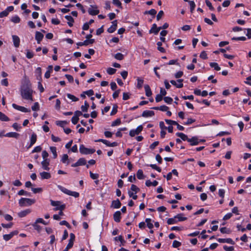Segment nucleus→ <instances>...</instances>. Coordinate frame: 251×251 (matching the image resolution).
I'll return each instance as SVG.
<instances>
[{
  "label": "nucleus",
  "mask_w": 251,
  "mask_h": 251,
  "mask_svg": "<svg viewBox=\"0 0 251 251\" xmlns=\"http://www.w3.org/2000/svg\"><path fill=\"white\" fill-rule=\"evenodd\" d=\"M32 92V90L28 87H23L21 88V96L25 100L33 101Z\"/></svg>",
  "instance_id": "nucleus-1"
},
{
  "label": "nucleus",
  "mask_w": 251,
  "mask_h": 251,
  "mask_svg": "<svg viewBox=\"0 0 251 251\" xmlns=\"http://www.w3.org/2000/svg\"><path fill=\"white\" fill-rule=\"evenodd\" d=\"M35 202L34 199L22 198L19 200V204L21 207L30 206Z\"/></svg>",
  "instance_id": "nucleus-2"
},
{
  "label": "nucleus",
  "mask_w": 251,
  "mask_h": 251,
  "mask_svg": "<svg viewBox=\"0 0 251 251\" xmlns=\"http://www.w3.org/2000/svg\"><path fill=\"white\" fill-rule=\"evenodd\" d=\"M58 188L62 192H63L64 193H65L66 194H67V195H68L69 196H73V197H74L75 198H77L79 196V194L78 192H75V191H71L66 189V188H65V187L62 186L58 185Z\"/></svg>",
  "instance_id": "nucleus-3"
},
{
  "label": "nucleus",
  "mask_w": 251,
  "mask_h": 251,
  "mask_svg": "<svg viewBox=\"0 0 251 251\" xmlns=\"http://www.w3.org/2000/svg\"><path fill=\"white\" fill-rule=\"evenodd\" d=\"M50 204L52 206L55 207L53 209L54 210H61L62 211L65 208V205L62 204L60 201H54L52 200L50 201Z\"/></svg>",
  "instance_id": "nucleus-4"
},
{
  "label": "nucleus",
  "mask_w": 251,
  "mask_h": 251,
  "mask_svg": "<svg viewBox=\"0 0 251 251\" xmlns=\"http://www.w3.org/2000/svg\"><path fill=\"white\" fill-rule=\"evenodd\" d=\"M79 151L81 154H89L95 152V150L86 148L83 145H81L79 147Z\"/></svg>",
  "instance_id": "nucleus-5"
},
{
  "label": "nucleus",
  "mask_w": 251,
  "mask_h": 251,
  "mask_svg": "<svg viewBox=\"0 0 251 251\" xmlns=\"http://www.w3.org/2000/svg\"><path fill=\"white\" fill-rule=\"evenodd\" d=\"M143 130V126H139L136 129H131L129 131V135L131 137H134L136 135L139 134Z\"/></svg>",
  "instance_id": "nucleus-6"
},
{
  "label": "nucleus",
  "mask_w": 251,
  "mask_h": 251,
  "mask_svg": "<svg viewBox=\"0 0 251 251\" xmlns=\"http://www.w3.org/2000/svg\"><path fill=\"white\" fill-rule=\"evenodd\" d=\"M12 107L14 108H15V109H17V110L22 111L23 112H30V109H27L24 106L18 105L15 103L12 104Z\"/></svg>",
  "instance_id": "nucleus-7"
},
{
  "label": "nucleus",
  "mask_w": 251,
  "mask_h": 251,
  "mask_svg": "<svg viewBox=\"0 0 251 251\" xmlns=\"http://www.w3.org/2000/svg\"><path fill=\"white\" fill-rule=\"evenodd\" d=\"M182 82H183V79H182L177 80V82H176V81H175L174 80H172L170 81V82L172 85L176 86V87L178 88H180L183 87V84L182 83Z\"/></svg>",
  "instance_id": "nucleus-8"
},
{
  "label": "nucleus",
  "mask_w": 251,
  "mask_h": 251,
  "mask_svg": "<svg viewBox=\"0 0 251 251\" xmlns=\"http://www.w3.org/2000/svg\"><path fill=\"white\" fill-rule=\"evenodd\" d=\"M50 162V159H43V160L41 162L42 168L45 170L49 171L50 170V168L49 167Z\"/></svg>",
  "instance_id": "nucleus-9"
},
{
  "label": "nucleus",
  "mask_w": 251,
  "mask_h": 251,
  "mask_svg": "<svg viewBox=\"0 0 251 251\" xmlns=\"http://www.w3.org/2000/svg\"><path fill=\"white\" fill-rule=\"evenodd\" d=\"M91 6L93 8H89L88 11L90 15H96L99 13V10L97 9V7L96 5Z\"/></svg>",
  "instance_id": "nucleus-10"
},
{
  "label": "nucleus",
  "mask_w": 251,
  "mask_h": 251,
  "mask_svg": "<svg viewBox=\"0 0 251 251\" xmlns=\"http://www.w3.org/2000/svg\"><path fill=\"white\" fill-rule=\"evenodd\" d=\"M112 25L107 29L108 32L110 33H113L116 29L117 27V21L115 20L112 22Z\"/></svg>",
  "instance_id": "nucleus-11"
},
{
  "label": "nucleus",
  "mask_w": 251,
  "mask_h": 251,
  "mask_svg": "<svg viewBox=\"0 0 251 251\" xmlns=\"http://www.w3.org/2000/svg\"><path fill=\"white\" fill-rule=\"evenodd\" d=\"M12 40L13 42L14 46L15 48H18L20 46V38L17 35H12Z\"/></svg>",
  "instance_id": "nucleus-12"
},
{
  "label": "nucleus",
  "mask_w": 251,
  "mask_h": 251,
  "mask_svg": "<svg viewBox=\"0 0 251 251\" xmlns=\"http://www.w3.org/2000/svg\"><path fill=\"white\" fill-rule=\"evenodd\" d=\"M188 142L190 143L191 146H196L199 144L200 141L197 137H193L189 138Z\"/></svg>",
  "instance_id": "nucleus-13"
},
{
  "label": "nucleus",
  "mask_w": 251,
  "mask_h": 251,
  "mask_svg": "<svg viewBox=\"0 0 251 251\" xmlns=\"http://www.w3.org/2000/svg\"><path fill=\"white\" fill-rule=\"evenodd\" d=\"M37 140V135L33 133L32 134L30 137V145L27 147V149L31 148L36 142Z\"/></svg>",
  "instance_id": "nucleus-14"
},
{
  "label": "nucleus",
  "mask_w": 251,
  "mask_h": 251,
  "mask_svg": "<svg viewBox=\"0 0 251 251\" xmlns=\"http://www.w3.org/2000/svg\"><path fill=\"white\" fill-rule=\"evenodd\" d=\"M218 241L220 243H226L231 245L234 244V242L231 238H219L217 239Z\"/></svg>",
  "instance_id": "nucleus-15"
},
{
  "label": "nucleus",
  "mask_w": 251,
  "mask_h": 251,
  "mask_svg": "<svg viewBox=\"0 0 251 251\" xmlns=\"http://www.w3.org/2000/svg\"><path fill=\"white\" fill-rule=\"evenodd\" d=\"M31 210L30 209H25V210L22 211L18 213V215L20 218H23L28 214H29L31 212Z\"/></svg>",
  "instance_id": "nucleus-16"
},
{
  "label": "nucleus",
  "mask_w": 251,
  "mask_h": 251,
  "mask_svg": "<svg viewBox=\"0 0 251 251\" xmlns=\"http://www.w3.org/2000/svg\"><path fill=\"white\" fill-rule=\"evenodd\" d=\"M43 37H44V35L42 33H41L39 31L36 32L35 39L36 40V41L38 44L40 43V42L42 40Z\"/></svg>",
  "instance_id": "nucleus-17"
},
{
  "label": "nucleus",
  "mask_w": 251,
  "mask_h": 251,
  "mask_svg": "<svg viewBox=\"0 0 251 251\" xmlns=\"http://www.w3.org/2000/svg\"><path fill=\"white\" fill-rule=\"evenodd\" d=\"M161 29V27H157V25L155 24H153L152 28L150 30V33H154L155 34H157L160 30Z\"/></svg>",
  "instance_id": "nucleus-18"
},
{
  "label": "nucleus",
  "mask_w": 251,
  "mask_h": 251,
  "mask_svg": "<svg viewBox=\"0 0 251 251\" xmlns=\"http://www.w3.org/2000/svg\"><path fill=\"white\" fill-rule=\"evenodd\" d=\"M154 115V112L151 110H145L144 111L142 116L144 117H152Z\"/></svg>",
  "instance_id": "nucleus-19"
},
{
  "label": "nucleus",
  "mask_w": 251,
  "mask_h": 251,
  "mask_svg": "<svg viewBox=\"0 0 251 251\" xmlns=\"http://www.w3.org/2000/svg\"><path fill=\"white\" fill-rule=\"evenodd\" d=\"M121 212L120 211H117L115 212L113 215L114 220L116 222H119L121 220Z\"/></svg>",
  "instance_id": "nucleus-20"
},
{
  "label": "nucleus",
  "mask_w": 251,
  "mask_h": 251,
  "mask_svg": "<svg viewBox=\"0 0 251 251\" xmlns=\"http://www.w3.org/2000/svg\"><path fill=\"white\" fill-rule=\"evenodd\" d=\"M121 203L119 199L113 201L112 202L111 207L114 208H119L121 207Z\"/></svg>",
  "instance_id": "nucleus-21"
},
{
  "label": "nucleus",
  "mask_w": 251,
  "mask_h": 251,
  "mask_svg": "<svg viewBox=\"0 0 251 251\" xmlns=\"http://www.w3.org/2000/svg\"><path fill=\"white\" fill-rule=\"evenodd\" d=\"M40 176L42 179H49L51 177L50 173L46 172H43L40 173Z\"/></svg>",
  "instance_id": "nucleus-22"
},
{
  "label": "nucleus",
  "mask_w": 251,
  "mask_h": 251,
  "mask_svg": "<svg viewBox=\"0 0 251 251\" xmlns=\"http://www.w3.org/2000/svg\"><path fill=\"white\" fill-rule=\"evenodd\" d=\"M65 18L68 21V24L69 26L71 27L73 25V23L74 22L73 17L70 15H66L65 16Z\"/></svg>",
  "instance_id": "nucleus-23"
},
{
  "label": "nucleus",
  "mask_w": 251,
  "mask_h": 251,
  "mask_svg": "<svg viewBox=\"0 0 251 251\" xmlns=\"http://www.w3.org/2000/svg\"><path fill=\"white\" fill-rule=\"evenodd\" d=\"M144 88L146 92V95L147 97H150L152 95V92L151 91V89L148 85H145L144 86Z\"/></svg>",
  "instance_id": "nucleus-24"
},
{
  "label": "nucleus",
  "mask_w": 251,
  "mask_h": 251,
  "mask_svg": "<svg viewBox=\"0 0 251 251\" xmlns=\"http://www.w3.org/2000/svg\"><path fill=\"white\" fill-rule=\"evenodd\" d=\"M68 157V155L67 154H64L62 156L61 161L63 163L68 165L69 164Z\"/></svg>",
  "instance_id": "nucleus-25"
},
{
  "label": "nucleus",
  "mask_w": 251,
  "mask_h": 251,
  "mask_svg": "<svg viewBox=\"0 0 251 251\" xmlns=\"http://www.w3.org/2000/svg\"><path fill=\"white\" fill-rule=\"evenodd\" d=\"M176 135L180 137L183 141L187 140L188 141V140L189 139L187 136L184 134L183 133L177 132L176 133Z\"/></svg>",
  "instance_id": "nucleus-26"
},
{
  "label": "nucleus",
  "mask_w": 251,
  "mask_h": 251,
  "mask_svg": "<svg viewBox=\"0 0 251 251\" xmlns=\"http://www.w3.org/2000/svg\"><path fill=\"white\" fill-rule=\"evenodd\" d=\"M152 109L154 110H159L162 111H167L169 109V107L166 105H162L159 107H153Z\"/></svg>",
  "instance_id": "nucleus-27"
},
{
  "label": "nucleus",
  "mask_w": 251,
  "mask_h": 251,
  "mask_svg": "<svg viewBox=\"0 0 251 251\" xmlns=\"http://www.w3.org/2000/svg\"><path fill=\"white\" fill-rule=\"evenodd\" d=\"M19 136V134L16 132H8V133H7L5 135V136L6 137H13V138H17Z\"/></svg>",
  "instance_id": "nucleus-28"
},
{
  "label": "nucleus",
  "mask_w": 251,
  "mask_h": 251,
  "mask_svg": "<svg viewBox=\"0 0 251 251\" xmlns=\"http://www.w3.org/2000/svg\"><path fill=\"white\" fill-rule=\"evenodd\" d=\"M0 120L1 121L7 122L9 121V119L5 114L0 112Z\"/></svg>",
  "instance_id": "nucleus-29"
},
{
  "label": "nucleus",
  "mask_w": 251,
  "mask_h": 251,
  "mask_svg": "<svg viewBox=\"0 0 251 251\" xmlns=\"http://www.w3.org/2000/svg\"><path fill=\"white\" fill-rule=\"evenodd\" d=\"M50 149L51 152L53 154V158H56L57 157L56 148L55 147H50Z\"/></svg>",
  "instance_id": "nucleus-30"
},
{
  "label": "nucleus",
  "mask_w": 251,
  "mask_h": 251,
  "mask_svg": "<svg viewBox=\"0 0 251 251\" xmlns=\"http://www.w3.org/2000/svg\"><path fill=\"white\" fill-rule=\"evenodd\" d=\"M167 223L168 225L176 224L177 223L176 218L175 217L174 218H169L167 220Z\"/></svg>",
  "instance_id": "nucleus-31"
},
{
  "label": "nucleus",
  "mask_w": 251,
  "mask_h": 251,
  "mask_svg": "<svg viewBox=\"0 0 251 251\" xmlns=\"http://www.w3.org/2000/svg\"><path fill=\"white\" fill-rule=\"evenodd\" d=\"M136 175H137V177L139 179H144L145 177L144 174H143V171L140 169L138 170Z\"/></svg>",
  "instance_id": "nucleus-32"
},
{
  "label": "nucleus",
  "mask_w": 251,
  "mask_h": 251,
  "mask_svg": "<svg viewBox=\"0 0 251 251\" xmlns=\"http://www.w3.org/2000/svg\"><path fill=\"white\" fill-rule=\"evenodd\" d=\"M52 71V66H49L48 68V71L46 72L45 74V77L46 78H49L50 76V72Z\"/></svg>",
  "instance_id": "nucleus-33"
},
{
  "label": "nucleus",
  "mask_w": 251,
  "mask_h": 251,
  "mask_svg": "<svg viewBox=\"0 0 251 251\" xmlns=\"http://www.w3.org/2000/svg\"><path fill=\"white\" fill-rule=\"evenodd\" d=\"M176 218L178 221H184L187 220V218L185 217H183L182 214H177L175 216Z\"/></svg>",
  "instance_id": "nucleus-34"
},
{
  "label": "nucleus",
  "mask_w": 251,
  "mask_h": 251,
  "mask_svg": "<svg viewBox=\"0 0 251 251\" xmlns=\"http://www.w3.org/2000/svg\"><path fill=\"white\" fill-rule=\"evenodd\" d=\"M11 21V22L15 24L19 23L20 22V18L18 16L15 15L12 17Z\"/></svg>",
  "instance_id": "nucleus-35"
},
{
  "label": "nucleus",
  "mask_w": 251,
  "mask_h": 251,
  "mask_svg": "<svg viewBox=\"0 0 251 251\" xmlns=\"http://www.w3.org/2000/svg\"><path fill=\"white\" fill-rule=\"evenodd\" d=\"M210 66L212 68H214V69L216 71H220L221 70V68L219 66L218 64L216 62H211L210 63Z\"/></svg>",
  "instance_id": "nucleus-36"
},
{
  "label": "nucleus",
  "mask_w": 251,
  "mask_h": 251,
  "mask_svg": "<svg viewBox=\"0 0 251 251\" xmlns=\"http://www.w3.org/2000/svg\"><path fill=\"white\" fill-rule=\"evenodd\" d=\"M35 73L38 75L37 79L40 80L42 75V69L40 67H38L35 71Z\"/></svg>",
  "instance_id": "nucleus-37"
},
{
  "label": "nucleus",
  "mask_w": 251,
  "mask_h": 251,
  "mask_svg": "<svg viewBox=\"0 0 251 251\" xmlns=\"http://www.w3.org/2000/svg\"><path fill=\"white\" fill-rule=\"evenodd\" d=\"M145 222L147 224V226L150 228L151 229L153 227V224L151 223V220L150 218H147L145 220Z\"/></svg>",
  "instance_id": "nucleus-38"
},
{
  "label": "nucleus",
  "mask_w": 251,
  "mask_h": 251,
  "mask_svg": "<svg viewBox=\"0 0 251 251\" xmlns=\"http://www.w3.org/2000/svg\"><path fill=\"white\" fill-rule=\"evenodd\" d=\"M139 188L137 187L135 185H131L130 191L134 192L135 194H136L138 191H139Z\"/></svg>",
  "instance_id": "nucleus-39"
},
{
  "label": "nucleus",
  "mask_w": 251,
  "mask_h": 251,
  "mask_svg": "<svg viewBox=\"0 0 251 251\" xmlns=\"http://www.w3.org/2000/svg\"><path fill=\"white\" fill-rule=\"evenodd\" d=\"M67 96L68 99L71 100L73 101H77L78 100V99L77 98L72 94H67Z\"/></svg>",
  "instance_id": "nucleus-40"
},
{
  "label": "nucleus",
  "mask_w": 251,
  "mask_h": 251,
  "mask_svg": "<svg viewBox=\"0 0 251 251\" xmlns=\"http://www.w3.org/2000/svg\"><path fill=\"white\" fill-rule=\"evenodd\" d=\"M89 107V104L88 103V102L86 101H85L84 102V105H82L81 106V109L82 111L86 112L87 111Z\"/></svg>",
  "instance_id": "nucleus-41"
},
{
  "label": "nucleus",
  "mask_w": 251,
  "mask_h": 251,
  "mask_svg": "<svg viewBox=\"0 0 251 251\" xmlns=\"http://www.w3.org/2000/svg\"><path fill=\"white\" fill-rule=\"evenodd\" d=\"M56 124L57 126L64 127V126L67 125L68 122L66 121H56Z\"/></svg>",
  "instance_id": "nucleus-42"
},
{
  "label": "nucleus",
  "mask_w": 251,
  "mask_h": 251,
  "mask_svg": "<svg viewBox=\"0 0 251 251\" xmlns=\"http://www.w3.org/2000/svg\"><path fill=\"white\" fill-rule=\"evenodd\" d=\"M137 88L140 89L142 87V85L144 83V80H143V79L140 78L139 77L137 79Z\"/></svg>",
  "instance_id": "nucleus-43"
},
{
  "label": "nucleus",
  "mask_w": 251,
  "mask_h": 251,
  "mask_svg": "<svg viewBox=\"0 0 251 251\" xmlns=\"http://www.w3.org/2000/svg\"><path fill=\"white\" fill-rule=\"evenodd\" d=\"M114 57L117 60H122L124 59V55L119 52L114 55Z\"/></svg>",
  "instance_id": "nucleus-44"
},
{
  "label": "nucleus",
  "mask_w": 251,
  "mask_h": 251,
  "mask_svg": "<svg viewBox=\"0 0 251 251\" xmlns=\"http://www.w3.org/2000/svg\"><path fill=\"white\" fill-rule=\"evenodd\" d=\"M121 121L120 119H117L116 120L112 122L111 124L112 126H115L120 125Z\"/></svg>",
  "instance_id": "nucleus-45"
},
{
  "label": "nucleus",
  "mask_w": 251,
  "mask_h": 251,
  "mask_svg": "<svg viewBox=\"0 0 251 251\" xmlns=\"http://www.w3.org/2000/svg\"><path fill=\"white\" fill-rule=\"evenodd\" d=\"M162 42H158L157 43V49L158 50H159L160 52H164L165 50V49L161 47V46H162Z\"/></svg>",
  "instance_id": "nucleus-46"
},
{
  "label": "nucleus",
  "mask_w": 251,
  "mask_h": 251,
  "mask_svg": "<svg viewBox=\"0 0 251 251\" xmlns=\"http://www.w3.org/2000/svg\"><path fill=\"white\" fill-rule=\"evenodd\" d=\"M12 235L10 233L8 234H4L3 235V238L5 241H8L12 238Z\"/></svg>",
  "instance_id": "nucleus-47"
},
{
  "label": "nucleus",
  "mask_w": 251,
  "mask_h": 251,
  "mask_svg": "<svg viewBox=\"0 0 251 251\" xmlns=\"http://www.w3.org/2000/svg\"><path fill=\"white\" fill-rule=\"evenodd\" d=\"M77 162H78V164L79 166L85 165L86 163V161L85 159L83 158H79Z\"/></svg>",
  "instance_id": "nucleus-48"
},
{
  "label": "nucleus",
  "mask_w": 251,
  "mask_h": 251,
  "mask_svg": "<svg viewBox=\"0 0 251 251\" xmlns=\"http://www.w3.org/2000/svg\"><path fill=\"white\" fill-rule=\"evenodd\" d=\"M18 194L20 196H22V195H25V196H30V194L29 193L27 192L26 191H25L24 190H20L18 192Z\"/></svg>",
  "instance_id": "nucleus-49"
},
{
  "label": "nucleus",
  "mask_w": 251,
  "mask_h": 251,
  "mask_svg": "<svg viewBox=\"0 0 251 251\" xmlns=\"http://www.w3.org/2000/svg\"><path fill=\"white\" fill-rule=\"evenodd\" d=\"M33 111H38L39 110V104L38 102H36L34 103V105L31 107Z\"/></svg>",
  "instance_id": "nucleus-50"
},
{
  "label": "nucleus",
  "mask_w": 251,
  "mask_h": 251,
  "mask_svg": "<svg viewBox=\"0 0 251 251\" xmlns=\"http://www.w3.org/2000/svg\"><path fill=\"white\" fill-rule=\"evenodd\" d=\"M116 69L112 68H108L107 69V73L110 75L114 74L116 73Z\"/></svg>",
  "instance_id": "nucleus-51"
},
{
  "label": "nucleus",
  "mask_w": 251,
  "mask_h": 251,
  "mask_svg": "<svg viewBox=\"0 0 251 251\" xmlns=\"http://www.w3.org/2000/svg\"><path fill=\"white\" fill-rule=\"evenodd\" d=\"M33 56L34 54L32 51H30L29 50H26V57L27 58H32L33 57Z\"/></svg>",
  "instance_id": "nucleus-52"
},
{
  "label": "nucleus",
  "mask_w": 251,
  "mask_h": 251,
  "mask_svg": "<svg viewBox=\"0 0 251 251\" xmlns=\"http://www.w3.org/2000/svg\"><path fill=\"white\" fill-rule=\"evenodd\" d=\"M189 3L190 4V6L191 12L192 13L195 8V6H196L195 3L194 1H189Z\"/></svg>",
  "instance_id": "nucleus-53"
},
{
  "label": "nucleus",
  "mask_w": 251,
  "mask_h": 251,
  "mask_svg": "<svg viewBox=\"0 0 251 251\" xmlns=\"http://www.w3.org/2000/svg\"><path fill=\"white\" fill-rule=\"evenodd\" d=\"M164 101L168 103V104H171L173 101V99L169 97H165L164 98Z\"/></svg>",
  "instance_id": "nucleus-54"
},
{
  "label": "nucleus",
  "mask_w": 251,
  "mask_h": 251,
  "mask_svg": "<svg viewBox=\"0 0 251 251\" xmlns=\"http://www.w3.org/2000/svg\"><path fill=\"white\" fill-rule=\"evenodd\" d=\"M90 176L91 178L93 179H97L99 177V174H94L91 171L90 172Z\"/></svg>",
  "instance_id": "nucleus-55"
},
{
  "label": "nucleus",
  "mask_w": 251,
  "mask_h": 251,
  "mask_svg": "<svg viewBox=\"0 0 251 251\" xmlns=\"http://www.w3.org/2000/svg\"><path fill=\"white\" fill-rule=\"evenodd\" d=\"M128 194L130 198H132L133 199L136 200L137 199V196L136 195V194H134L133 192H131V191H128Z\"/></svg>",
  "instance_id": "nucleus-56"
},
{
  "label": "nucleus",
  "mask_w": 251,
  "mask_h": 251,
  "mask_svg": "<svg viewBox=\"0 0 251 251\" xmlns=\"http://www.w3.org/2000/svg\"><path fill=\"white\" fill-rule=\"evenodd\" d=\"M97 141L102 142V143H103L104 144H105V145H106L108 147H110L109 144H110V143H111L109 141H108V140H105V139H99Z\"/></svg>",
  "instance_id": "nucleus-57"
},
{
  "label": "nucleus",
  "mask_w": 251,
  "mask_h": 251,
  "mask_svg": "<svg viewBox=\"0 0 251 251\" xmlns=\"http://www.w3.org/2000/svg\"><path fill=\"white\" fill-rule=\"evenodd\" d=\"M181 244L180 242L174 240L172 246L174 248H178L181 246Z\"/></svg>",
  "instance_id": "nucleus-58"
},
{
  "label": "nucleus",
  "mask_w": 251,
  "mask_h": 251,
  "mask_svg": "<svg viewBox=\"0 0 251 251\" xmlns=\"http://www.w3.org/2000/svg\"><path fill=\"white\" fill-rule=\"evenodd\" d=\"M145 14H149L154 16L156 14V11L154 9H151L149 11H146Z\"/></svg>",
  "instance_id": "nucleus-59"
},
{
  "label": "nucleus",
  "mask_w": 251,
  "mask_h": 251,
  "mask_svg": "<svg viewBox=\"0 0 251 251\" xmlns=\"http://www.w3.org/2000/svg\"><path fill=\"white\" fill-rule=\"evenodd\" d=\"M206 5L209 7V9L213 11L214 10V8L213 7L211 3L208 0H205Z\"/></svg>",
  "instance_id": "nucleus-60"
},
{
  "label": "nucleus",
  "mask_w": 251,
  "mask_h": 251,
  "mask_svg": "<svg viewBox=\"0 0 251 251\" xmlns=\"http://www.w3.org/2000/svg\"><path fill=\"white\" fill-rule=\"evenodd\" d=\"M42 156L43 159H49L48 157L49 156V153L46 151H42Z\"/></svg>",
  "instance_id": "nucleus-61"
},
{
  "label": "nucleus",
  "mask_w": 251,
  "mask_h": 251,
  "mask_svg": "<svg viewBox=\"0 0 251 251\" xmlns=\"http://www.w3.org/2000/svg\"><path fill=\"white\" fill-rule=\"evenodd\" d=\"M195 121L196 120L195 119L189 118V119H188L187 121L186 122H184L183 123V124L185 125H189L194 123L195 122Z\"/></svg>",
  "instance_id": "nucleus-62"
},
{
  "label": "nucleus",
  "mask_w": 251,
  "mask_h": 251,
  "mask_svg": "<svg viewBox=\"0 0 251 251\" xmlns=\"http://www.w3.org/2000/svg\"><path fill=\"white\" fill-rule=\"evenodd\" d=\"M150 166L153 169H154V170H156V171H157L158 172H161V169L158 167L155 164H151L150 165Z\"/></svg>",
  "instance_id": "nucleus-63"
},
{
  "label": "nucleus",
  "mask_w": 251,
  "mask_h": 251,
  "mask_svg": "<svg viewBox=\"0 0 251 251\" xmlns=\"http://www.w3.org/2000/svg\"><path fill=\"white\" fill-rule=\"evenodd\" d=\"M41 150H42V148L41 146H36L32 150V153L39 152L41 151Z\"/></svg>",
  "instance_id": "nucleus-64"
}]
</instances>
